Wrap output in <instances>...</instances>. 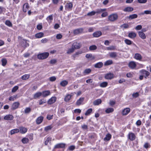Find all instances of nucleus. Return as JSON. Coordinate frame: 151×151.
Listing matches in <instances>:
<instances>
[{
  "instance_id": "nucleus-1",
  "label": "nucleus",
  "mask_w": 151,
  "mask_h": 151,
  "mask_svg": "<svg viewBox=\"0 0 151 151\" xmlns=\"http://www.w3.org/2000/svg\"><path fill=\"white\" fill-rule=\"evenodd\" d=\"M48 52H45L40 53L38 55L37 58L40 60H43L47 58L49 56Z\"/></svg>"
},
{
  "instance_id": "nucleus-2",
  "label": "nucleus",
  "mask_w": 151,
  "mask_h": 151,
  "mask_svg": "<svg viewBox=\"0 0 151 151\" xmlns=\"http://www.w3.org/2000/svg\"><path fill=\"white\" fill-rule=\"evenodd\" d=\"M118 16L117 14H111L108 17V19L111 22H114L118 19Z\"/></svg>"
},
{
  "instance_id": "nucleus-3",
  "label": "nucleus",
  "mask_w": 151,
  "mask_h": 151,
  "mask_svg": "<svg viewBox=\"0 0 151 151\" xmlns=\"http://www.w3.org/2000/svg\"><path fill=\"white\" fill-rule=\"evenodd\" d=\"M113 73H109L105 74L104 78L106 79L111 80L114 78Z\"/></svg>"
},
{
  "instance_id": "nucleus-4",
  "label": "nucleus",
  "mask_w": 151,
  "mask_h": 151,
  "mask_svg": "<svg viewBox=\"0 0 151 151\" xmlns=\"http://www.w3.org/2000/svg\"><path fill=\"white\" fill-rule=\"evenodd\" d=\"M71 47L75 50L80 48L81 47V45L79 43L77 42H75L72 44Z\"/></svg>"
},
{
  "instance_id": "nucleus-5",
  "label": "nucleus",
  "mask_w": 151,
  "mask_h": 151,
  "mask_svg": "<svg viewBox=\"0 0 151 151\" xmlns=\"http://www.w3.org/2000/svg\"><path fill=\"white\" fill-rule=\"evenodd\" d=\"M20 105V104L19 102H16L13 103L11 109L12 110H14L17 109L19 106Z\"/></svg>"
},
{
  "instance_id": "nucleus-6",
  "label": "nucleus",
  "mask_w": 151,
  "mask_h": 151,
  "mask_svg": "<svg viewBox=\"0 0 151 151\" xmlns=\"http://www.w3.org/2000/svg\"><path fill=\"white\" fill-rule=\"evenodd\" d=\"M128 137L131 141H132L135 139L136 136L134 133L130 132L128 134Z\"/></svg>"
},
{
  "instance_id": "nucleus-7",
  "label": "nucleus",
  "mask_w": 151,
  "mask_h": 151,
  "mask_svg": "<svg viewBox=\"0 0 151 151\" xmlns=\"http://www.w3.org/2000/svg\"><path fill=\"white\" fill-rule=\"evenodd\" d=\"M57 98L56 97H52L50 99L47 101V103L49 104H51L54 103L56 101Z\"/></svg>"
},
{
  "instance_id": "nucleus-8",
  "label": "nucleus",
  "mask_w": 151,
  "mask_h": 151,
  "mask_svg": "<svg viewBox=\"0 0 151 151\" xmlns=\"http://www.w3.org/2000/svg\"><path fill=\"white\" fill-rule=\"evenodd\" d=\"M129 67L131 69H133L136 66V63L133 61L130 62L129 64Z\"/></svg>"
},
{
  "instance_id": "nucleus-9",
  "label": "nucleus",
  "mask_w": 151,
  "mask_h": 151,
  "mask_svg": "<svg viewBox=\"0 0 151 151\" xmlns=\"http://www.w3.org/2000/svg\"><path fill=\"white\" fill-rule=\"evenodd\" d=\"M130 109L129 108H126L124 109L122 113L123 115H127L130 111Z\"/></svg>"
},
{
  "instance_id": "nucleus-10",
  "label": "nucleus",
  "mask_w": 151,
  "mask_h": 151,
  "mask_svg": "<svg viewBox=\"0 0 151 151\" xmlns=\"http://www.w3.org/2000/svg\"><path fill=\"white\" fill-rule=\"evenodd\" d=\"M44 118L42 116L38 117L36 119V123L37 124H40L43 121Z\"/></svg>"
},
{
  "instance_id": "nucleus-11",
  "label": "nucleus",
  "mask_w": 151,
  "mask_h": 151,
  "mask_svg": "<svg viewBox=\"0 0 151 151\" xmlns=\"http://www.w3.org/2000/svg\"><path fill=\"white\" fill-rule=\"evenodd\" d=\"M83 31V29L82 28L74 30L73 33L75 35H77L81 33Z\"/></svg>"
},
{
  "instance_id": "nucleus-12",
  "label": "nucleus",
  "mask_w": 151,
  "mask_h": 151,
  "mask_svg": "<svg viewBox=\"0 0 151 151\" xmlns=\"http://www.w3.org/2000/svg\"><path fill=\"white\" fill-rule=\"evenodd\" d=\"M73 7V4L71 2L67 3L65 5L66 9H67L68 10H70Z\"/></svg>"
},
{
  "instance_id": "nucleus-13",
  "label": "nucleus",
  "mask_w": 151,
  "mask_h": 151,
  "mask_svg": "<svg viewBox=\"0 0 151 151\" xmlns=\"http://www.w3.org/2000/svg\"><path fill=\"white\" fill-rule=\"evenodd\" d=\"M102 35V32L100 31H96L93 33V35L94 37H98Z\"/></svg>"
},
{
  "instance_id": "nucleus-14",
  "label": "nucleus",
  "mask_w": 151,
  "mask_h": 151,
  "mask_svg": "<svg viewBox=\"0 0 151 151\" xmlns=\"http://www.w3.org/2000/svg\"><path fill=\"white\" fill-rule=\"evenodd\" d=\"M65 144L63 143H59L56 145L54 147V148L55 149L58 148H63L65 147Z\"/></svg>"
},
{
  "instance_id": "nucleus-15",
  "label": "nucleus",
  "mask_w": 151,
  "mask_h": 151,
  "mask_svg": "<svg viewBox=\"0 0 151 151\" xmlns=\"http://www.w3.org/2000/svg\"><path fill=\"white\" fill-rule=\"evenodd\" d=\"M84 97H81L80 99L78 100L76 102V104L78 106H80L81 105L82 103L84 101Z\"/></svg>"
},
{
  "instance_id": "nucleus-16",
  "label": "nucleus",
  "mask_w": 151,
  "mask_h": 151,
  "mask_svg": "<svg viewBox=\"0 0 151 151\" xmlns=\"http://www.w3.org/2000/svg\"><path fill=\"white\" fill-rule=\"evenodd\" d=\"M14 118V117L12 115H8L5 116L4 117V119L5 120H11Z\"/></svg>"
},
{
  "instance_id": "nucleus-17",
  "label": "nucleus",
  "mask_w": 151,
  "mask_h": 151,
  "mask_svg": "<svg viewBox=\"0 0 151 151\" xmlns=\"http://www.w3.org/2000/svg\"><path fill=\"white\" fill-rule=\"evenodd\" d=\"M42 95L43 97H46L50 95V92L49 91H43L42 93Z\"/></svg>"
},
{
  "instance_id": "nucleus-18",
  "label": "nucleus",
  "mask_w": 151,
  "mask_h": 151,
  "mask_svg": "<svg viewBox=\"0 0 151 151\" xmlns=\"http://www.w3.org/2000/svg\"><path fill=\"white\" fill-rule=\"evenodd\" d=\"M102 101L101 99H98L95 100L93 102V104L95 106L98 105L101 103Z\"/></svg>"
},
{
  "instance_id": "nucleus-19",
  "label": "nucleus",
  "mask_w": 151,
  "mask_h": 151,
  "mask_svg": "<svg viewBox=\"0 0 151 151\" xmlns=\"http://www.w3.org/2000/svg\"><path fill=\"white\" fill-rule=\"evenodd\" d=\"M19 129V131L22 134H24L27 131V128L23 127H20Z\"/></svg>"
},
{
  "instance_id": "nucleus-20",
  "label": "nucleus",
  "mask_w": 151,
  "mask_h": 151,
  "mask_svg": "<svg viewBox=\"0 0 151 151\" xmlns=\"http://www.w3.org/2000/svg\"><path fill=\"white\" fill-rule=\"evenodd\" d=\"M29 7V6L28 3L24 4L23 6V11L25 12H26Z\"/></svg>"
},
{
  "instance_id": "nucleus-21",
  "label": "nucleus",
  "mask_w": 151,
  "mask_h": 151,
  "mask_svg": "<svg viewBox=\"0 0 151 151\" xmlns=\"http://www.w3.org/2000/svg\"><path fill=\"white\" fill-rule=\"evenodd\" d=\"M133 8L131 7H126L123 9V11L125 12H130L133 11Z\"/></svg>"
},
{
  "instance_id": "nucleus-22",
  "label": "nucleus",
  "mask_w": 151,
  "mask_h": 151,
  "mask_svg": "<svg viewBox=\"0 0 151 151\" xmlns=\"http://www.w3.org/2000/svg\"><path fill=\"white\" fill-rule=\"evenodd\" d=\"M42 95V93L41 92H38L35 93L33 96L34 99H37L39 98Z\"/></svg>"
},
{
  "instance_id": "nucleus-23",
  "label": "nucleus",
  "mask_w": 151,
  "mask_h": 151,
  "mask_svg": "<svg viewBox=\"0 0 151 151\" xmlns=\"http://www.w3.org/2000/svg\"><path fill=\"white\" fill-rule=\"evenodd\" d=\"M103 65V63L101 62H99L96 63L94 65V67L97 68H100Z\"/></svg>"
},
{
  "instance_id": "nucleus-24",
  "label": "nucleus",
  "mask_w": 151,
  "mask_h": 151,
  "mask_svg": "<svg viewBox=\"0 0 151 151\" xmlns=\"http://www.w3.org/2000/svg\"><path fill=\"white\" fill-rule=\"evenodd\" d=\"M136 34L134 32H132L129 33L128 37L132 39L136 37Z\"/></svg>"
},
{
  "instance_id": "nucleus-25",
  "label": "nucleus",
  "mask_w": 151,
  "mask_h": 151,
  "mask_svg": "<svg viewBox=\"0 0 151 151\" xmlns=\"http://www.w3.org/2000/svg\"><path fill=\"white\" fill-rule=\"evenodd\" d=\"M134 58L137 60H141L142 58L141 55L139 53H136L134 57Z\"/></svg>"
},
{
  "instance_id": "nucleus-26",
  "label": "nucleus",
  "mask_w": 151,
  "mask_h": 151,
  "mask_svg": "<svg viewBox=\"0 0 151 151\" xmlns=\"http://www.w3.org/2000/svg\"><path fill=\"white\" fill-rule=\"evenodd\" d=\"M117 54L115 52H112L109 53V56L111 58H115L117 56Z\"/></svg>"
},
{
  "instance_id": "nucleus-27",
  "label": "nucleus",
  "mask_w": 151,
  "mask_h": 151,
  "mask_svg": "<svg viewBox=\"0 0 151 151\" xmlns=\"http://www.w3.org/2000/svg\"><path fill=\"white\" fill-rule=\"evenodd\" d=\"M44 33L42 32H39L35 35L36 38H39L42 37L44 36Z\"/></svg>"
},
{
  "instance_id": "nucleus-28",
  "label": "nucleus",
  "mask_w": 151,
  "mask_h": 151,
  "mask_svg": "<svg viewBox=\"0 0 151 151\" xmlns=\"http://www.w3.org/2000/svg\"><path fill=\"white\" fill-rule=\"evenodd\" d=\"M139 36L142 39L146 38V37L145 33L139 31L138 32Z\"/></svg>"
},
{
  "instance_id": "nucleus-29",
  "label": "nucleus",
  "mask_w": 151,
  "mask_h": 151,
  "mask_svg": "<svg viewBox=\"0 0 151 151\" xmlns=\"http://www.w3.org/2000/svg\"><path fill=\"white\" fill-rule=\"evenodd\" d=\"M111 135L109 134H108L106 135L104 139V140L105 141H109L111 139Z\"/></svg>"
},
{
  "instance_id": "nucleus-30",
  "label": "nucleus",
  "mask_w": 151,
  "mask_h": 151,
  "mask_svg": "<svg viewBox=\"0 0 151 151\" xmlns=\"http://www.w3.org/2000/svg\"><path fill=\"white\" fill-rule=\"evenodd\" d=\"M68 83V82L67 81L63 80L60 83V85L63 87L65 86Z\"/></svg>"
},
{
  "instance_id": "nucleus-31",
  "label": "nucleus",
  "mask_w": 151,
  "mask_h": 151,
  "mask_svg": "<svg viewBox=\"0 0 151 151\" xmlns=\"http://www.w3.org/2000/svg\"><path fill=\"white\" fill-rule=\"evenodd\" d=\"M72 96V95H71L70 94H67L65 96L64 99V101L66 102L70 100Z\"/></svg>"
},
{
  "instance_id": "nucleus-32",
  "label": "nucleus",
  "mask_w": 151,
  "mask_h": 151,
  "mask_svg": "<svg viewBox=\"0 0 151 151\" xmlns=\"http://www.w3.org/2000/svg\"><path fill=\"white\" fill-rule=\"evenodd\" d=\"M106 9H96V11H95L96 13L100 14L103 12L106 11Z\"/></svg>"
},
{
  "instance_id": "nucleus-33",
  "label": "nucleus",
  "mask_w": 151,
  "mask_h": 151,
  "mask_svg": "<svg viewBox=\"0 0 151 151\" xmlns=\"http://www.w3.org/2000/svg\"><path fill=\"white\" fill-rule=\"evenodd\" d=\"M19 132V129H12L11 131L10 134L12 135L16 133H17Z\"/></svg>"
},
{
  "instance_id": "nucleus-34",
  "label": "nucleus",
  "mask_w": 151,
  "mask_h": 151,
  "mask_svg": "<svg viewBox=\"0 0 151 151\" xmlns=\"http://www.w3.org/2000/svg\"><path fill=\"white\" fill-rule=\"evenodd\" d=\"M75 50L71 47V48L69 49L68 50L66 53L68 54H70L71 53L73 52Z\"/></svg>"
},
{
  "instance_id": "nucleus-35",
  "label": "nucleus",
  "mask_w": 151,
  "mask_h": 151,
  "mask_svg": "<svg viewBox=\"0 0 151 151\" xmlns=\"http://www.w3.org/2000/svg\"><path fill=\"white\" fill-rule=\"evenodd\" d=\"M108 85V83L106 82H103L100 84V86L102 88H104L107 86Z\"/></svg>"
},
{
  "instance_id": "nucleus-36",
  "label": "nucleus",
  "mask_w": 151,
  "mask_h": 151,
  "mask_svg": "<svg viewBox=\"0 0 151 151\" xmlns=\"http://www.w3.org/2000/svg\"><path fill=\"white\" fill-rule=\"evenodd\" d=\"M137 17V15L136 14H134L129 15L128 18L131 19L136 18Z\"/></svg>"
},
{
  "instance_id": "nucleus-37",
  "label": "nucleus",
  "mask_w": 151,
  "mask_h": 151,
  "mask_svg": "<svg viewBox=\"0 0 151 151\" xmlns=\"http://www.w3.org/2000/svg\"><path fill=\"white\" fill-rule=\"evenodd\" d=\"M5 24L9 27H12V24L10 21L8 20H6L5 21Z\"/></svg>"
},
{
  "instance_id": "nucleus-38",
  "label": "nucleus",
  "mask_w": 151,
  "mask_h": 151,
  "mask_svg": "<svg viewBox=\"0 0 151 151\" xmlns=\"http://www.w3.org/2000/svg\"><path fill=\"white\" fill-rule=\"evenodd\" d=\"M22 141L23 143L26 144L28 142L29 139L27 138L24 137L22 139Z\"/></svg>"
},
{
  "instance_id": "nucleus-39",
  "label": "nucleus",
  "mask_w": 151,
  "mask_h": 151,
  "mask_svg": "<svg viewBox=\"0 0 151 151\" xmlns=\"http://www.w3.org/2000/svg\"><path fill=\"white\" fill-rule=\"evenodd\" d=\"M113 63V62L112 60H109L106 61L104 64L105 66H107L110 65Z\"/></svg>"
},
{
  "instance_id": "nucleus-40",
  "label": "nucleus",
  "mask_w": 151,
  "mask_h": 151,
  "mask_svg": "<svg viewBox=\"0 0 151 151\" xmlns=\"http://www.w3.org/2000/svg\"><path fill=\"white\" fill-rule=\"evenodd\" d=\"M30 75L29 74H25L22 77V79L23 80H25L28 79Z\"/></svg>"
},
{
  "instance_id": "nucleus-41",
  "label": "nucleus",
  "mask_w": 151,
  "mask_h": 151,
  "mask_svg": "<svg viewBox=\"0 0 151 151\" xmlns=\"http://www.w3.org/2000/svg\"><path fill=\"white\" fill-rule=\"evenodd\" d=\"M52 128V127L51 125H49L44 128V130L46 132H47L51 129Z\"/></svg>"
},
{
  "instance_id": "nucleus-42",
  "label": "nucleus",
  "mask_w": 151,
  "mask_h": 151,
  "mask_svg": "<svg viewBox=\"0 0 151 151\" xmlns=\"http://www.w3.org/2000/svg\"><path fill=\"white\" fill-rule=\"evenodd\" d=\"M1 61L2 62V65L3 66H5L7 63V61L5 58H3L1 60Z\"/></svg>"
},
{
  "instance_id": "nucleus-43",
  "label": "nucleus",
  "mask_w": 151,
  "mask_h": 151,
  "mask_svg": "<svg viewBox=\"0 0 151 151\" xmlns=\"http://www.w3.org/2000/svg\"><path fill=\"white\" fill-rule=\"evenodd\" d=\"M91 72V70L90 69L88 68L85 69L83 72V74L84 75L89 73Z\"/></svg>"
},
{
  "instance_id": "nucleus-44",
  "label": "nucleus",
  "mask_w": 151,
  "mask_h": 151,
  "mask_svg": "<svg viewBox=\"0 0 151 151\" xmlns=\"http://www.w3.org/2000/svg\"><path fill=\"white\" fill-rule=\"evenodd\" d=\"M124 42L125 43L128 45H131L132 43V42L130 40L127 39H126L124 40Z\"/></svg>"
},
{
  "instance_id": "nucleus-45",
  "label": "nucleus",
  "mask_w": 151,
  "mask_h": 151,
  "mask_svg": "<svg viewBox=\"0 0 151 151\" xmlns=\"http://www.w3.org/2000/svg\"><path fill=\"white\" fill-rule=\"evenodd\" d=\"M114 111V109L112 108H110L107 109L106 111L105 112L107 113H109L110 112H111Z\"/></svg>"
},
{
  "instance_id": "nucleus-46",
  "label": "nucleus",
  "mask_w": 151,
  "mask_h": 151,
  "mask_svg": "<svg viewBox=\"0 0 151 151\" xmlns=\"http://www.w3.org/2000/svg\"><path fill=\"white\" fill-rule=\"evenodd\" d=\"M116 47L114 46H111L109 47H107V49L109 50H115Z\"/></svg>"
},
{
  "instance_id": "nucleus-47",
  "label": "nucleus",
  "mask_w": 151,
  "mask_h": 151,
  "mask_svg": "<svg viewBox=\"0 0 151 151\" xmlns=\"http://www.w3.org/2000/svg\"><path fill=\"white\" fill-rule=\"evenodd\" d=\"M51 137H48L45 142V145H47L48 143L50 142L51 141Z\"/></svg>"
},
{
  "instance_id": "nucleus-48",
  "label": "nucleus",
  "mask_w": 151,
  "mask_h": 151,
  "mask_svg": "<svg viewBox=\"0 0 151 151\" xmlns=\"http://www.w3.org/2000/svg\"><path fill=\"white\" fill-rule=\"evenodd\" d=\"M31 111V109L30 107L26 108L24 110V113L25 114L29 113Z\"/></svg>"
},
{
  "instance_id": "nucleus-49",
  "label": "nucleus",
  "mask_w": 151,
  "mask_h": 151,
  "mask_svg": "<svg viewBox=\"0 0 151 151\" xmlns=\"http://www.w3.org/2000/svg\"><path fill=\"white\" fill-rule=\"evenodd\" d=\"M17 96V95H14L13 96L10 97L9 99V101H14L15 100Z\"/></svg>"
},
{
  "instance_id": "nucleus-50",
  "label": "nucleus",
  "mask_w": 151,
  "mask_h": 151,
  "mask_svg": "<svg viewBox=\"0 0 151 151\" xmlns=\"http://www.w3.org/2000/svg\"><path fill=\"white\" fill-rule=\"evenodd\" d=\"M86 57L87 58H92V59H95V57L94 56H92L91 54H87L86 55Z\"/></svg>"
},
{
  "instance_id": "nucleus-51",
  "label": "nucleus",
  "mask_w": 151,
  "mask_h": 151,
  "mask_svg": "<svg viewBox=\"0 0 151 151\" xmlns=\"http://www.w3.org/2000/svg\"><path fill=\"white\" fill-rule=\"evenodd\" d=\"M97 49V47L95 45H93L89 47V49L91 50H95Z\"/></svg>"
},
{
  "instance_id": "nucleus-52",
  "label": "nucleus",
  "mask_w": 151,
  "mask_h": 151,
  "mask_svg": "<svg viewBox=\"0 0 151 151\" xmlns=\"http://www.w3.org/2000/svg\"><path fill=\"white\" fill-rule=\"evenodd\" d=\"M18 86H14L12 89V92L13 93L15 92L18 89Z\"/></svg>"
},
{
  "instance_id": "nucleus-53",
  "label": "nucleus",
  "mask_w": 151,
  "mask_h": 151,
  "mask_svg": "<svg viewBox=\"0 0 151 151\" xmlns=\"http://www.w3.org/2000/svg\"><path fill=\"white\" fill-rule=\"evenodd\" d=\"M92 109H88L85 114L86 115H88L92 111Z\"/></svg>"
},
{
  "instance_id": "nucleus-54",
  "label": "nucleus",
  "mask_w": 151,
  "mask_h": 151,
  "mask_svg": "<svg viewBox=\"0 0 151 151\" xmlns=\"http://www.w3.org/2000/svg\"><path fill=\"white\" fill-rule=\"evenodd\" d=\"M144 147L145 148L147 149V148H150V145L149 143L146 142L144 145Z\"/></svg>"
},
{
  "instance_id": "nucleus-55",
  "label": "nucleus",
  "mask_w": 151,
  "mask_h": 151,
  "mask_svg": "<svg viewBox=\"0 0 151 151\" xmlns=\"http://www.w3.org/2000/svg\"><path fill=\"white\" fill-rule=\"evenodd\" d=\"M96 14L95 11H92L91 12L88 13L87 14V15L89 16H92Z\"/></svg>"
},
{
  "instance_id": "nucleus-56",
  "label": "nucleus",
  "mask_w": 151,
  "mask_h": 151,
  "mask_svg": "<svg viewBox=\"0 0 151 151\" xmlns=\"http://www.w3.org/2000/svg\"><path fill=\"white\" fill-rule=\"evenodd\" d=\"M121 27H123L124 29L128 28L129 27V25L126 24H124L121 26Z\"/></svg>"
},
{
  "instance_id": "nucleus-57",
  "label": "nucleus",
  "mask_w": 151,
  "mask_h": 151,
  "mask_svg": "<svg viewBox=\"0 0 151 151\" xmlns=\"http://www.w3.org/2000/svg\"><path fill=\"white\" fill-rule=\"evenodd\" d=\"M142 73L144 74H145L146 77H147L148 76H149L150 74L149 72L146 70H143Z\"/></svg>"
},
{
  "instance_id": "nucleus-58",
  "label": "nucleus",
  "mask_w": 151,
  "mask_h": 151,
  "mask_svg": "<svg viewBox=\"0 0 151 151\" xmlns=\"http://www.w3.org/2000/svg\"><path fill=\"white\" fill-rule=\"evenodd\" d=\"M49 79L50 81H54L56 80V78L55 76H53L50 77V78H49Z\"/></svg>"
},
{
  "instance_id": "nucleus-59",
  "label": "nucleus",
  "mask_w": 151,
  "mask_h": 151,
  "mask_svg": "<svg viewBox=\"0 0 151 151\" xmlns=\"http://www.w3.org/2000/svg\"><path fill=\"white\" fill-rule=\"evenodd\" d=\"M47 20L48 21L49 20L50 21L52 20L53 19V16L52 15H51L48 17L47 19Z\"/></svg>"
},
{
  "instance_id": "nucleus-60",
  "label": "nucleus",
  "mask_w": 151,
  "mask_h": 151,
  "mask_svg": "<svg viewBox=\"0 0 151 151\" xmlns=\"http://www.w3.org/2000/svg\"><path fill=\"white\" fill-rule=\"evenodd\" d=\"M132 96L134 98H137L139 96V93L138 92L133 93L132 95Z\"/></svg>"
},
{
  "instance_id": "nucleus-61",
  "label": "nucleus",
  "mask_w": 151,
  "mask_h": 151,
  "mask_svg": "<svg viewBox=\"0 0 151 151\" xmlns=\"http://www.w3.org/2000/svg\"><path fill=\"white\" fill-rule=\"evenodd\" d=\"M57 62V60L55 59H52L50 61V63L51 64H54Z\"/></svg>"
},
{
  "instance_id": "nucleus-62",
  "label": "nucleus",
  "mask_w": 151,
  "mask_h": 151,
  "mask_svg": "<svg viewBox=\"0 0 151 151\" xmlns=\"http://www.w3.org/2000/svg\"><path fill=\"white\" fill-rule=\"evenodd\" d=\"M53 117V115H47V118L49 120H50L52 119Z\"/></svg>"
},
{
  "instance_id": "nucleus-63",
  "label": "nucleus",
  "mask_w": 151,
  "mask_h": 151,
  "mask_svg": "<svg viewBox=\"0 0 151 151\" xmlns=\"http://www.w3.org/2000/svg\"><path fill=\"white\" fill-rule=\"evenodd\" d=\"M142 28V26L140 25H138L137 26L135 29L137 30H139L141 29Z\"/></svg>"
},
{
  "instance_id": "nucleus-64",
  "label": "nucleus",
  "mask_w": 151,
  "mask_h": 151,
  "mask_svg": "<svg viewBox=\"0 0 151 151\" xmlns=\"http://www.w3.org/2000/svg\"><path fill=\"white\" fill-rule=\"evenodd\" d=\"M5 9L3 7H0V14H1L5 10Z\"/></svg>"
}]
</instances>
